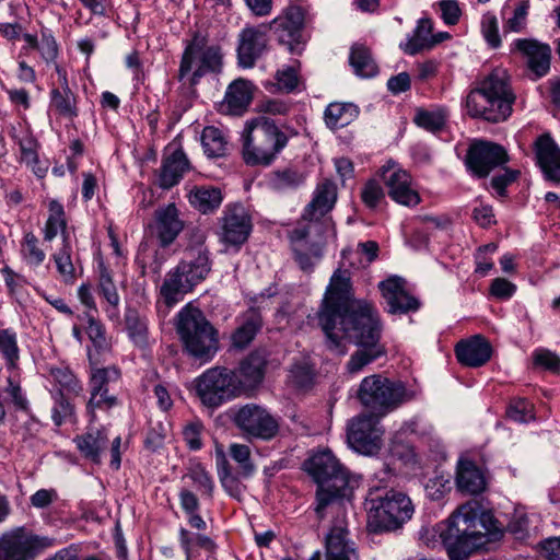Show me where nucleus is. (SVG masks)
I'll return each mask as SVG.
<instances>
[{"mask_svg": "<svg viewBox=\"0 0 560 560\" xmlns=\"http://www.w3.org/2000/svg\"><path fill=\"white\" fill-rule=\"evenodd\" d=\"M304 22L305 10L300 5L290 4L267 24L277 35L279 44L285 46L291 54H301L305 45L302 34Z\"/></svg>", "mask_w": 560, "mask_h": 560, "instance_id": "13", "label": "nucleus"}, {"mask_svg": "<svg viewBox=\"0 0 560 560\" xmlns=\"http://www.w3.org/2000/svg\"><path fill=\"white\" fill-rule=\"evenodd\" d=\"M506 416L515 422L526 423L534 419V406L525 398H514L506 409Z\"/></svg>", "mask_w": 560, "mask_h": 560, "instance_id": "52", "label": "nucleus"}, {"mask_svg": "<svg viewBox=\"0 0 560 560\" xmlns=\"http://www.w3.org/2000/svg\"><path fill=\"white\" fill-rule=\"evenodd\" d=\"M270 25H247L238 34L237 59L243 68H253L268 49Z\"/></svg>", "mask_w": 560, "mask_h": 560, "instance_id": "16", "label": "nucleus"}, {"mask_svg": "<svg viewBox=\"0 0 560 560\" xmlns=\"http://www.w3.org/2000/svg\"><path fill=\"white\" fill-rule=\"evenodd\" d=\"M456 485L462 492L478 494L486 488V479L482 471L470 460L458 463Z\"/></svg>", "mask_w": 560, "mask_h": 560, "instance_id": "34", "label": "nucleus"}, {"mask_svg": "<svg viewBox=\"0 0 560 560\" xmlns=\"http://www.w3.org/2000/svg\"><path fill=\"white\" fill-rule=\"evenodd\" d=\"M201 430L202 424L200 422L189 423L183 430L184 440L192 451H198L202 446L200 439Z\"/></svg>", "mask_w": 560, "mask_h": 560, "instance_id": "63", "label": "nucleus"}, {"mask_svg": "<svg viewBox=\"0 0 560 560\" xmlns=\"http://www.w3.org/2000/svg\"><path fill=\"white\" fill-rule=\"evenodd\" d=\"M342 521L334 525L326 536V560H359L354 542Z\"/></svg>", "mask_w": 560, "mask_h": 560, "instance_id": "23", "label": "nucleus"}, {"mask_svg": "<svg viewBox=\"0 0 560 560\" xmlns=\"http://www.w3.org/2000/svg\"><path fill=\"white\" fill-rule=\"evenodd\" d=\"M481 32L486 42L492 48H498L501 45L498 20L492 13L488 12L483 14L481 20Z\"/></svg>", "mask_w": 560, "mask_h": 560, "instance_id": "55", "label": "nucleus"}, {"mask_svg": "<svg viewBox=\"0 0 560 560\" xmlns=\"http://www.w3.org/2000/svg\"><path fill=\"white\" fill-rule=\"evenodd\" d=\"M201 143L209 158H221L226 154L228 142L223 132L217 127L208 126L203 129Z\"/></svg>", "mask_w": 560, "mask_h": 560, "instance_id": "42", "label": "nucleus"}, {"mask_svg": "<svg viewBox=\"0 0 560 560\" xmlns=\"http://www.w3.org/2000/svg\"><path fill=\"white\" fill-rule=\"evenodd\" d=\"M255 86L246 79L234 80L226 89L222 109L232 115H242L249 106Z\"/></svg>", "mask_w": 560, "mask_h": 560, "instance_id": "27", "label": "nucleus"}, {"mask_svg": "<svg viewBox=\"0 0 560 560\" xmlns=\"http://www.w3.org/2000/svg\"><path fill=\"white\" fill-rule=\"evenodd\" d=\"M366 528L372 534L392 533L402 527L415 512L411 499L387 486H373L364 501Z\"/></svg>", "mask_w": 560, "mask_h": 560, "instance_id": "3", "label": "nucleus"}, {"mask_svg": "<svg viewBox=\"0 0 560 560\" xmlns=\"http://www.w3.org/2000/svg\"><path fill=\"white\" fill-rule=\"evenodd\" d=\"M515 102L506 71L493 70L477 89L466 97L467 113L472 118H482L490 122L505 120L512 113Z\"/></svg>", "mask_w": 560, "mask_h": 560, "instance_id": "5", "label": "nucleus"}, {"mask_svg": "<svg viewBox=\"0 0 560 560\" xmlns=\"http://www.w3.org/2000/svg\"><path fill=\"white\" fill-rule=\"evenodd\" d=\"M296 132L275 120L259 116L247 121L243 132V159L250 166H268L287 147L290 137Z\"/></svg>", "mask_w": 560, "mask_h": 560, "instance_id": "4", "label": "nucleus"}, {"mask_svg": "<svg viewBox=\"0 0 560 560\" xmlns=\"http://www.w3.org/2000/svg\"><path fill=\"white\" fill-rule=\"evenodd\" d=\"M119 378L116 368L95 369L91 375V398L89 408L109 409L117 405V397L109 394L108 384Z\"/></svg>", "mask_w": 560, "mask_h": 560, "instance_id": "22", "label": "nucleus"}, {"mask_svg": "<svg viewBox=\"0 0 560 560\" xmlns=\"http://www.w3.org/2000/svg\"><path fill=\"white\" fill-rule=\"evenodd\" d=\"M491 353L490 343L479 335L469 340L459 341L455 348L458 362L470 368L486 364L490 360Z\"/></svg>", "mask_w": 560, "mask_h": 560, "instance_id": "25", "label": "nucleus"}, {"mask_svg": "<svg viewBox=\"0 0 560 560\" xmlns=\"http://www.w3.org/2000/svg\"><path fill=\"white\" fill-rule=\"evenodd\" d=\"M511 51H516L526 59L528 69L536 78L546 75L550 69L551 49L533 38H518L513 42Z\"/></svg>", "mask_w": 560, "mask_h": 560, "instance_id": "21", "label": "nucleus"}, {"mask_svg": "<svg viewBox=\"0 0 560 560\" xmlns=\"http://www.w3.org/2000/svg\"><path fill=\"white\" fill-rule=\"evenodd\" d=\"M98 269L100 276L97 285L100 293L109 305L117 307L120 299L113 280L112 271L103 262H100Z\"/></svg>", "mask_w": 560, "mask_h": 560, "instance_id": "49", "label": "nucleus"}, {"mask_svg": "<svg viewBox=\"0 0 560 560\" xmlns=\"http://www.w3.org/2000/svg\"><path fill=\"white\" fill-rule=\"evenodd\" d=\"M230 455L238 465V475L248 478L255 471V466L250 460V450L244 444H232L230 446Z\"/></svg>", "mask_w": 560, "mask_h": 560, "instance_id": "51", "label": "nucleus"}, {"mask_svg": "<svg viewBox=\"0 0 560 560\" xmlns=\"http://www.w3.org/2000/svg\"><path fill=\"white\" fill-rule=\"evenodd\" d=\"M382 178L388 188L389 197L396 202L411 207L420 202V196L411 187V176L395 163H388L381 170Z\"/></svg>", "mask_w": 560, "mask_h": 560, "instance_id": "19", "label": "nucleus"}, {"mask_svg": "<svg viewBox=\"0 0 560 560\" xmlns=\"http://www.w3.org/2000/svg\"><path fill=\"white\" fill-rule=\"evenodd\" d=\"M313 377V369L305 360L295 361L290 368L289 378L291 383L299 388L310 386L312 384Z\"/></svg>", "mask_w": 560, "mask_h": 560, "instance_id": "53", "label": "nucleus"}, {"mask_svg": "<svg viewBox=\"0 0 560 560\" xmlns=\"http://www.w3.org/2000/svg\"><path fill=\"white\" fill-rule=\"evenodd\" d=\"M50 375L55 382L51 388V394L60 409L66 412L69 406L68 399L70 397V374L67 370L51 369Z\"/></svg>", "mask_w": 560, "mask_h": 560, "instance_id": "45", "label": "nucleus"}, {"mask_svg": "<svg viewBox=\"0 0 560 560\" xmlns=\"http://www.w3.org/2000/svg\"><path fill=\"white\" fill-rule=\"evenodd\" d=\"M235 425L246 435L260 440H271L279 431L278 421L262 407L247 404L233 417Z\"/></svg>", "mask_w": 560, "mask_h": 560, "instance_id": "14", "label": "nucleus"}, {"mask_svg": "<svg viewBox=\"0 0 560 560\" xmlns=\"http://www.w3.org/2000/svg\"><path fill=\"white\" fill-rule=\"evenodd\" d=\"M349 63L353 72L361 78H372L377 74L378 68L370 48L363 44H353L350 49Z\"/></svg>", "mask_w": 560, "mask_h": 560, "instance_id": "37", "label": "nucleus"}, {"mask_svg": "<svg viewBox=\"0 0 560 560\" xmlns=\"http://www.w3.org/2000/svg\"><path fill=\"white\" fill-rule=\"evenodd\" d=\"M320 219H306L304 218V213L302 214V220L299 222L298 226L293 229L290 233L291 241L293 243L307 241L312 234L322 233V223Z\"/></svg>", "mask_w": 560, "mask_h": 560, "instance_id": "54", "label": "nucleus"}, {"mask_svg": "<svg viewBox=\"0 0 560 560\" xmlns=\"http://www.w3.org/2000/svg\"><path fill=\"white\" fill-rule=\"evenodd\" d=\"M54 544V538L34 534L24 526L14 527L0 535V560H35Z\"/></svg>", "mask_w": 560, "mask_h": 560, "instance_id": "10", "label": "nucleus"}, {"mask_svg": "<svg viewBox=\"0 0 560 560\" xmlns=\"http://www.w3.org/2000/svg\"><path fill=\"white\" fill-rule=\"evenodd\" d=\"M361 197L366 207L375 208L384 198V191L377 182L370 180L364 185Z\"/></svg>", "mask_w": 560, "mask_h": 560, "instance_id": "59", "label": "nucleus"}, {"mask_svg": "<svg viewBox=\"0 0 560 560\" xmlns=\"http://www.w3.org/2000/svg\"><path fill=\"white\" fill-rule=\"evenodd\" d=\"M0 353L9 369H14L20 358L16 334L10 329L0 330Z\"/></svg>", "mask_w": 560, "mask_h": 560, "instance_id": "48", "label": "nucleus"}, {"mask_svg": "<svg viewBox=\"0 0 560 560\" xmlns=\"http://www.w3.org/2000/svg\"><path fill=\"white\" fill-rule=\"evenodd\" d=\"M358 114V107L351 103H331L327 106L324 116L330 129H339L351 124Z\"/></svg>", "mask_w": 560, "mask_h": 560, "instance_id": "38", "label": "nucleus"}, {"mask_svg": "<svg viewBox=\"0 0 560 560\" xmlns=\"http://www.w3.org/2000/svg\"><path fill=\"white\" fill-rule=\"evenodd\" d=\"M19 144L22 161L32 166L33 172L38 177H44L47 167H36L38 163L36 140L32 136L26 135L20 139Z\"/></svg>", "mask_w": 560, "mask_h": 560, "instance_id": "50", "label": "nucleus"}, {"mask_svg": "<svg viewBox=\"0 0 560 560\" xmlns=\"http://www.w3.org/2000/svg\"><path fill=\"white\" fill-rule=\"evenodd\" d=\"M189 478L194 481L197 489L208 497H212L213 481L210 475L206 471L205 467L200 464L192 466L188 474Z\"/></svg>", "mask_w": 560, "mask_h": 560, "instance_id": "56", "label": "nucleus"}, {"mask_svg": "<svg viewBox=\"0 0 560 560\" xmlns=\"http://www.w3.org/2000/svg\"><path fill=\"white\" fill-rule=\"evenodd\" d=\"M81 456L92 464H101V455L107 447L108 438L100 430L89 431L74 440Z\"/></svg>", "mask_w": 560, "mask_h": 560, "instance_id": "33", "label": "nucleus"}, {"mask_svg": "<svg viewBox=\"0 0 560 560\" xmlns=\"http://www.w3.org/2000/svg\"><path fill=\"white\" fill-rule=\"evenodd\" d=\"M176 330L185 350L195 359L207 362L219 349L217 329L198 307L187 304L177 314Z\"/></svg>", "mask_w": 560, "mask_h": 560, "instance_id": "7", "label": "nucleus"}, {"mask_svg": "<svg viewBox=\"0 0 560 560\" xmlns=\"http://www.w3.org/2000/svg\"><path fill=\"white\" fill-rule=\"evenodd\" d=\"M439 7L446 24L455 25L458 22L462 11L456 0H442Z\"/></svg>", "mask_w": 560, "mask_h": 560, "instance_id": "62", "label": "nucleus"}, {"mask_svg": "<svg viewBox=\"0 0 560 560\" xmlns=\"http://www.w3.org/2000/svg\"><path fill=\"white\" fill-rule=\"evenodd\" d=\"M317 319L330 350L343 353L345 339L359 346L347 363L349 373L361 372L385 354L380 343L382 326L377 311L371 303L354 299L348 270L337 269L332 273Z\"/></svg>", "mask_w": 560, "mask_h": 560, "instance_id": "1", "label": "nucleus"}, {"mask_svg": "<svg viewBox=\"0 0 560 560\" xmlns=\"http://www.w3.org/2000/svg\"><path fill=\"white\" fill-rule=\"evenodd\" d=\"M59 88L52 89L49 109L59 116L70 117V107L68 103V79L67 70L56 65Z\"/></svg>", "mask_w": 560, "mask_h": 560, "instance_id": "40", "label": "nucleus"}, {"mask_svg": "<svg viewBox=\"0 0 560 560\" xmlns=\"http://www.w3.org/2000/svg\"><path fill=\"white\" fill-rule=\"evenodd\" d=\"M189 168L190 164L184 151L182 149L175 150L163 160L159 186L163 189H171L180 182Z\"/></svg>", "mask_w": 560, "mask_h": 560, "instance_id": "29", "label": "nucleus"}, {"mask_svg": "<svg viewBox=\"0 0 560 560\" xmlns=\"http://www.w3.org/2000/svg\"><path fill=\"white\" fill-rule=\"evenodd\" d=\"M195 287L180 275L179 268L176 266L170 270L161 287V295L167 306H173L191 292Z\"/></svg>", "mask_w": 560, "mask_h": 560, "instance_id": "32", "label": "nucleus"}, {"mask_svg": "<svg viewBox=\"0 0 560 560\" xmlns=\"http://www.w3.org/2000/svg\"><path fill=\"white\" fill-rule=\"evenodd\" d=\"M520 175V171L505 168L502 174H498L492 177L491 186L500 196L505 195V188L516 180Z\"/></svg>", "mask_w": 560, "mask_h": 560, "instance_id": "61", "label": "nucleus"}, {"mask_svg": "<svg viewBox=\"0 0 560 560\" xmlns=\"http://www.w3.org/2000/svg\"><path fill=\"white\" fill-rule=\"evenodd\" d=\"M196 393L201 402L217 408L240 394L235 371L226 368H212L196 380Z\"/></svg>", "mask_w": 560, "mask_h": 560, "instance_id": "11", "label": "nucleus"}, {"mask_svg": "<svg viewBox=\"0 0 560 560\" xmlns=\"http://www.w3.org/2000/svg\"><path fill=\"white\" fill-rule=\"evenodd\" d=\"M509 161L505 149L490 141L472 142L465 158L468 171L478 178L487 177L495 167Z\"/></svg>", "mask_w": 560, "mask_h": 560, "instance_id": "15", "label": "nucleus"}, {"mask_svg": "<svg viewBox=\"0 0 560 560\" xmlns=\"http://www.w3.org/2000/svg\"><path fill=\"white\" fill-rule=\"evenodd\" d=\"M262 326V318L258 310L249 308L242 315V322L232 335V345L235 348H246Z\"/></svg>", "mask_w": 560, "mask_h": 560, "instance_id": "35", "label": "nucleus"}, {"mask_svg": "<svg viewBox=\"0 0 560 560\" xmlns=\"http://www.w3.org/2000/svg\"><path fill=\"white\" fill-rule=\"evenodd\" d=\"M22 252L32 265L37 266L45 259V253L38 247V238L33 233L25 234Z\"/></svg>", "mask_w": 560, "mask_h": 560, "instance_id": "57", "label": "nucleus"}, {"mask_svg": "<svg viewBox=\"0 0 560 560\" xmlns=\"http://www.w3.org/2000/svg\"><path fill=\"white\" fill-rule=\"evenodd\" d=\"M266 359L258 352L250 353L244 359L237 370L238 390L254 388L259 385L265 376Z\"/></svg>", "mask_w": 560, "mask_h": 560, "instance_id": "30", "label": "nucleus"}, {"mask_svg": "<svg viewBox=\"0 0 560 560\" xmlns=\"http://www.w3.org/2000/svg\"><path fill=\"white\" fill-rule=\"evenodd\" d=\"M446 112L442 108L428 110L419 108L416 112L413 121L417 126L431 131L436 132L441 130L445 125Z\"/></svg>", "mask_w": 560, "mask_h": 560, "instance_id": "47", "label": "nucleus"}, {"mask_svg": "<svg viewBox=\"0 0 560 560\" xmlns=\"http://www.w3.org/2000/svg\"><path fill=\"white\" fill-rule=\"evenodd\" d=\"M125 326L135 345L144 347L148 342V323L136 308L128 307L125 313Z\"/></svg>", "mask_w": 560, "mask_h": 560, "instance_id": "41", "label": "nucleus"}, {"mask_svg": "<svg viewBox=\"0 0 560 560\" xmlns=\"http://www.w3.org/2000/svg\"><path fill=\"white\" fill-rule=\"evenodd\" d=\"M187 198L190 206L202 214L213 213L223 201L222 190L211 185L194 186Z\"/></svg>", "mask_w": 560, "mask_h": 560, "instance_id": "31", "label": "nucleus"}, {"mask_svg": "<svg viewBox=\"0 0 560 560\" xmlns=\"http://www.w3.org/2000/svg\"><path fill=\"white\" fill-rule=\"evenodd\" d=\"M536 158L546 178L560 183V149L549 135H542L537 139Z\"/></svg>", "mask_w": 560, "mask_h": 560, "instance_id": "24", "label": "nucleus"}, {"mask_svg": "<svg viewBox=\"0 0 560 560\" xmlns=\"http://www.w3.org/2000/svg\"><path fill=\"white\" fill-rule=\"evenodd\" d=\"M222 59L220 46L209 45L206 36L195 33L182 55L177 78L183 81L191 72L189 85L194 88L206 74L221 72Z\"/></svg>", "mask_w": 560, "mask_h": 560, "instance_id": "9", "label": "nucleus"}, {"mask_svg": "<svg viewBox=\"0 0 560 560\" xmlns=\"http://www.w3.org/2000/svg\"><path fill=\"white\" fill-rule=\"evenodd\" d=\"M357 398L366 412L383 418L402 404L415 399L416 392L408 389L401 382L373 374L361 381Z\"/></svg>", "mask_w": 560, "mask_h": 560, "instance_id": "8", "label": "nucleus"}, {"mask_svg": "<svg viewBox=\"0 0 560 560\" xmlns=\"http://www.w3.org/2000/svg\"><path fill=\"white\" fill-rule=\"evenodd\" d=\"M405 279L394 276L381 281L378 288L390 314H408L420 308V301L406 290Z\"/></svg>", "mask_w": 560, "mask_h": 560, "instance_id": "20", "label": "nucleus"}, {"mask_svg": "<svg viewBox=\"0 0 560 560\" xmlns=\"http://www.w3.org/2000/svg\"><path fill=\"white\" fill-rule=\"evenodd\" d=\"M303 183L304 175L292 167L273 171L269 177L270 187L278 191L294 189Z\"/></svg>", "mask_w": 560, "mask_h": 560, "instance_id": "44", "label": "nucleus"}, {"mask_svg": "<svg viewBox=\"0 0 560 560\" xmlns=\"http://www.w3.org/2000/svg\"><path fill=\"white\" fill-rule=\"evenodd\" d=\"M451 560H463L488 549L501 539L503 532L492 513L481 511L478 502L460 505L436 529Z\"/></svg>", "mask_w": 560, "mask_h": 560, "instance_id": "2", "label": "nucleus"}, {"mask_svg": "<svg viewBox=\"0 0 560 560\" xmlns=\"http://www.w3.org/2000/svg\"><path fill=\"white\" fill-rule=\"evenodd\" d=\"M184 226L185 223L175 203L159 207L154 211L153 221L148 225L151 235L159 241L161 247L173 244Z\"/></svg>", "mask_w": 560, "mask_h": 560, "instance_id": "18", "label": "nucleus"}, {"mask_svg": "<svg viewBox=\"0 0 560 560\" xmlns=\"http://www.w3.org/2000/svg\"><path fill=\"white\" fill-rule=\"evenodd\" d=\"M23 39L26 44L24 49H37L43 59L47 62L55 61L58 55V45L55 38L45 32L42 33L40 39L32 34H24Z\"/></svg>", "mask_w": 560, "mask_h": 560, "instance_id": "43", "label": "nucleus"}, {"mask_svg": "<svg viewBox=\"0 0 560 560\" xmlns=\"http://www.w3.org/2000/svg\"><path fill=\"white\" fill-rule=\"evenodd\" d=\"M220 240L229 245L244 244L252 231V219L240 203L228 205L220 218Z\"/></svg>", "mask_w": 560, "mask_h": 560, "instance_id": "17", "label": "nucleus"}, {"mask_svg": "<svg viewBox=\"0 0 560 560\" xmlns=\"http://www.w3.org/2000/svg\"><path fill=\"white\" fill-rule=\"evenodd\" d=\"M380 417L362 412L352 418L347 425V441L349 446L363 455H374L382 447L383 429L380 427Z\"/></svg>", "mask_w": 560, "mask_h": 560, "instance_id": "12", "label": "nucleus"}, {"mask_svg": "<svg viewBox=\"0 0 560 560\" xmlns=\"http://www.w3.org/2000/svg\"><path fill=\"white\" fill-rule=\"evenodd\" d=\"M527 4L523 2L515 8L513 16L505 22L503 32H521L525 26Z\"/></svg>", "mask_w": 560, "mask_h": 560, "instance_id": "60", "label": "nucleus"}, {"mask_svg": "<svg viewBox=\"0 0 560 560\" xmlns=\"http://www.w3.org/2000/svg\"><path fill=\"white\" fill-rule=\"evenodd\" d=\"M432 22L430 19H421L413 32V36L404 45L405 52L416 55L434 46L432 40Z\"/></svg>", "mask_w": 560, "mask_h": 560, "instance_id": "39", "label": "nucleus"}, {"mask_svg": "<svg viewBox=\"0 0 560 560\" xmlns=\"http://www.w3.org/2000/svg\"><path fill=\"white\" fill-rule=\"evenodd\" d=\"M277 81L280 90L287 93L292 92L299 83L298 73L293 67H288L287 69L278 71Z\"/></svg>", "mask_w": 560, "mask_h": 560, "instance_id": "64", "label": "nucleus"}, {"mask_svg": "<svg viewBox=\"0 0 560 560\" xmlns=\"http://www.w3.org/2000/svg\"><path fill=\"white\" fill-rule=\"evenodd\" d=\"M67 221L63 207L56 200L49 202V215L45 226V240L51 241L60 231L66 233Z\"/></svg>", "mask_w": 560, "mask_h": 560, "instance_id": "46", "label": "nucleus"}, {"mask_svg": "<svg viewBox=\"0 0 560 560\" xmlns=\"http://www.w3.org/2000/svg\"><path fill=\"white\" fill-rule=\"evenodd\" d=\"M336 200V184L330 179H324L317 185L312 201L304 209V218L322 219L334 208Z\"/></svg>", "mask_w": 560, "mask_h": 560, "instance_id": "28", "label": "nucleus"}, {"mask_svg": "<svg viewBox=\"0 0 560 560\" xmlns=\"http://www.w3.org/2000/svg\"><path fill=\"white\" fill-rule=\"evenodd\" d=\"M303 467L317 485L315 513L323 520L326 508L345 495L349 485L348 471L329 450L313 454Z\"/></svg>", "mask_w": 560, "mask_h": 560, "instance_id": "6", "label": "nucleus"}, {"mask_svg": "<svg viewBox=\"0 0 560 560\" xmlns=\"http://www.w3.org/2000/svg\"><path fill=\"white\" fill-rule=\"evenodd\" d=\"M80 327H72L74 337L81 340V329H83L93 346L96 349H106L108 343L103 324L98 319V315H79Z\"/></svg>", "mask_w": 560, "mask_h": 560, "instance_id": "36", "label": "nucleus"}, {"mask_svg": "<svg viewBox=\"0 0 560 560\" xmlns=\"http://www.w3.org/2000/svg\"><path fill=\"white\" fill-rule=\"evenodd\" d=\"M177 267L180 275L192 284L198 285L209 275L211 267L208 250L206 248H187L185 258Z\"/></svg>", "mask_w": 560, "mask_h": 560, "instance_id": "26", "label": "nucleus"}, {"mask_svg": "<svg viewBox=\"0 0 560 560\" xmlns=\"http://www.w3.org/2000/svg\"><path fill=\"white\" fill-rule=\"evenodd\" d=\"M534 363L535 365L542 366L552 373L560 372V358L550 350L540 349L535 351Z\"/></svg>", "mask_w": 560, "mask_h": 560, "instance_id": "58", "label": "nucleus"}]
</instances>
